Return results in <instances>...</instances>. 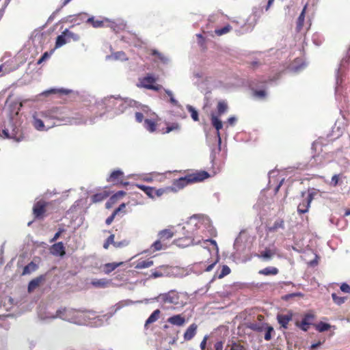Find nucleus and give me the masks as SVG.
Returning <instances> with one entry per match:
<instances>
[{
  "label": "nucleus",
  "instance_id": "nucleus-1",
  "mask_svg": "<svg viewBox=\"0 0 350 350\" xmlns=\"http://www.w3.org/2000/svg\"><path fill=\"white\" fill-rule=\"evenodd\" d=\"M31 123L37 131H44L56 125L85 124L86 120L78 114L69 116L68 111L64 107H53L33 112Z\"/></svg>",
  "mask_w": 350,
  "mask_h": 350
},
{
  "label": "nucleus",
  "instance_id": "nucleus-2",
  "mask_svg": "<svg viewBox=\"0 0 350 350\" xmlns=\"http://www.w3.org/2000/svg\"><path fill=\"white\" fill-rule=\"evenodd\" d=\"M54 317L77 325H84L87 323L88 315L85 312L72 308H59L55 312Z\"/></svg>",
  "mask_w": 350,
  "mask_h": 350
},
{
  "label": "nucleus",
  "instance_id": "nucleus-3",
  "mask_svg": "<svg viewBox=\"0 0 350 350\" xmlns=\"http://www.w3.org/2000/svg\"><path fill=\"white\" fill-rule=\"evenodd\" d=\"M208 176L209 174L205 171L189 174L175 180L173 183V187L176 190L181 189L189 183L204 180Z\"/></svg>",
  "mask_w": 350,
  "mask_h": 350
},
{
  "label": "nucleus",
  "instance_id": "nucleus-4",
  "mask_svg": "<svg viewBox=\"0 0 350 350\" xmlns=\"http://www.w3.org/2000/svg\"><path fill=\"white\" fill-rule=\"evenodd\" d=\"M189 225L193 227L196 234L198 231L209 230L211 228V221L208 217L203 215H194L189 217Z\"/></svg>",
  "mask_w": 350,
  "mask_h": 350
},
{
  "label": "nucleus",
  "instance_id": "nucleus-5",
  "mask_svg": "<svg viewBox=\"0 0 350 350\" xmlns=\"http://www.w3.org/2000/svg\"><path fill=\"white\" fill-rule=\"evenodd\" d=\"M189 219L185 223V225L182 228V234L184 236L183 238H180L177 240V244L180 247H187L190 245H194L199 243L194 242L193 237L197 234L196 231L193 229V226L189 225Z\"/></svg>",
  "mask_w": 350,
  "mask_h": 350
},
{
  "label": "nucleus",
  "instance_id": "nucleus-6",
  "mask_svg": "<svg viewBox=\"0 0 350 350\" xmlns=\"http://www.w3.org/2000/svg\"><path fill=\"white\" fill-rule=\"evenodd\" d=\"M179 295L174 291H170L166 293H161L154 298V300L159 302L161 306L165 304H176L178 302Z\"/></svg>",
  "mask_w": 350,
  "mask_h": 350
},
{
  "label": "nucleus",
  "instance_id": "nucleus-7",
  "mask_svg": "<svg viewBox=\"0 0 350 350\" xmlns=\"http://www.w3.org/2000/svg\"><path fill=\"white\" fill-rule=\"evenodd\" d=\"M155 82L156 79L152 75H148L144 78L140 79L137 85L139 88H144L148 90Z\"/></svg>",
  "mask_w": 350,
  "mask_h": 350
},
{
  "label": "nucleus",
  "instance_id": "nucleus-8",
  "mask_svg": "<svg viewBox=\"0 0 350 350\" xmlns=\"http://www.w3.org/2000/svg\"><path fill=\"white\" fill-rule=\"evenodd\" d=\"M3 133L7 138H12L16 141L19 142L21 140V136L20 134V129L16 126H12V131L10 133L8 129H5L3 130Z\"/></svg>",
  "mask_w": 350,
  "mask_h": 350
},
{
  "label": "nucleus",
  "instance_id": "nucleus-9",
  "mask_svg": "<svg viewBox=\"0 0 350 350\" xmlns=\"http://www.w3.org/2000/svg\"><path fill=\"white\" fill-rule=\"evenodd\" d=\"M46 280L45 275H40L34 279L31 280L28 284V291L29 293L33 291L37 287H38L42 283Z\"/></svg>",
  "mask_w": 350,
  "mask_h": 350
},
{
  "label": "nucleus",
  "instance_id": "nucleus-10",
  "mask_svg": "<svg viewBox=\"0 0 350 350\" xmlns=\"http://www.w3.org/2000/svg\"><path fill=\"white\" fill-rule=\"evenodd\" d=\"M116 105V107H115L114 109V113L116 114H120L123 113L130 106V104L127 100H125L120 97H118Z\"/></svg>",
  "mask_w": 350,
  "mask_h": 350
},
{
  "label": "nucleus",
  "instance_id": "nucleus-11",
  "mask_svg": "<svg viewBox=\"0 0 350 350\" xmlns=\"http://www.w3.org/2000/svg\"><path fill=\"white\" fill-rule=\"evenodd\" d=\"M46 203L42 200L38 201L33 206V211L36 217L39 218L45 212Z\"/></svg>",
  "mask_w": 350,
  "mask_h": 350
},
{
  "label": "nucleus",
  "instance_id": "nucleus-12",
  "mask_svg": "<svg viewBox=\"0 0 350 350\" xmlns=\"http://www.w3.org/2000/svg\"><path fill=\"white\" fill-rule=\"evenodd\" d=\"M167 322L176 326H183L185 322V318L183 317L181 314H176L169 317L167 320Z\"/></svg>",
  "mask_w": 350,
  "mask_h": 350
},
{
  "label": "nucleus",
  "instance_id": "nucleus-13",
  "mask_svg": "<svg viewBox=\"0 0 350 350\" xmlns=\"http://www.w3.org/2000/svg\"><path fill=\"white\" fill-rule=\"evenodd\" d=\"M51 253L54 256H63L65 254V247L62 242H58L52 245Z\"/></svg>",
  "mask_w": 350,
  "mask_h": 350
},
{
  "label": "nucleus",
  "instance_id": "nucleus-14",
  "mask_svg": "<svg viewBox=\"0 0 350 350\" xmlns=\"http://www.w3.org/2000/svg\"><path fill=\"white\" fill-rule=\"evenodd\" d=\"M117 98L118 97L115 98L113 96L107 97L102 100V103L107 111L114 110L117 105Z\"/></svg>",
  "mask_w": 350,
  "mask_h": 350
},
{
  "label": "nucleus",
  "instance_id": "nucleus-15",
  "mask_svg": "<svg viewBox=\"0 0 350 350\" xmlns=\"http://www.w3.org/2000/svg\"><path fill=\"white\" fill-rule=\"evenodd\" d=\"M312 202V198H304L302 202H299L297 206V212L299 214L306 213L308 211L309 207L310 206V203Z\"/></svg>",
  "mask_w": 350,
  "mask_h": 350
},
{
  "label": "nucleus",
  "instance_id": "nucleus-16",
  "mask_svg": "<svg viewBox=\"0 0 350 350\" xmlns=\"http://www.w3.org/2000/svg\"><path fill=\"white\" fill-rule=\"evenodd\" d=\"M133 301H130V300H126V301H120L118 304H116L113 308H114V310L113 312H109L108 314H105L103 316L104 318H105V320L107 321L109 318H111L114 313H116L118 310H119L120 309H121L122 307H124V306H128L131 304H132Z\"/></svg>",
  "mask_w": 350,
  "mask_h": 350
},
{
  "label": "nucleus",
  "instance_id": "nucleus-17",
  "mask_svg": "<svg viewBox=\"0 0 350 350\" xmlns=\"http://www.w3.org/2000/svg\"><path fill=\"white\" fill-rule=\"evenodd\" d=\"M197 328L198 326L196 324L192 323L190 325L184 334V339L185 340H191L196 334Z\"/></svg>",
  "mask_w": 350,
  "mask_h": 350
},
{
  "label": "nucleus",
  "instance_id": "nucleus-18",
  "mask_svg": "<svg viewBox=\"0 0 350 350\" xmlns=\"http://www.w3.org/2000/svg\"><path fill=\"white\" fill-rule=\"evenodd\" d=\"M292 319V314H278L277 320L280 325L284 328H287V325Z\"/></svg>",
  "mask_w": 350,
  "mask_h": 350
},
{
  "label": "nucleus",
  "instance_id": "nucleus-19",
  "mask_svg": "<svg viewBox=\"0 0 350 350\" xmlns=\"http://www.w3.org/2000/svg\"><path fill=\"white\" fill-rule=\"evenodd\" d=\"M344 72L345 68L342 64H341L336 72V92L338 91L339 85L342 83Z\"/></svg>",
  "mask_w": 350,
  "mask_h": 350
},
{
  "label": "nucleus",
  "instance_id": "nucleus-20",
  "mask_svg": "<svg viewBox=\"0 0 350 350\" xmlns=\"http://www.w3.org/2000/svg\"><path fill=\"white\" fill-rule=\"evenodd\" d=\"M107 21L108 20L107 18H105L104 20H99L95 19L94 16H90L86 19L85 22L87 23L91 24L92 26L94 28H100L103 27L104 26L105 22Z\"/></svg>",
  "mask_w": 350,
  "mask_h": 350
},
{
  "label": "nucleus",
  "instance_id": "nucleus-21",
  "mask_svg": "<svg viewBox=\"0 0 350 350\" xmlns=\"http://www.w3.org/2000/svg\"><path fill=\"white\" fill-rule=\"evenodd\" d=\"M161 312L159 309H157L152 312V313L150 315V317L147 319L145 322L144 327L148 329V327L150 324L156 322L160 316Z\"/></svg>",
  "mask_w": 350,
  "mask_h": 350
},
{
  "label": "nucleus",
  "instance_id": "nucleus-22",
  "mask_svg": "<svg viewBox=\"0 0 350 350\" xmlns=\"http://www.w3.org/2000/svg\"><path fill=\"white\" fill-rule=\"evenodd\" d=\"M88 13L81 12L78 14L70 15L69 18H71L70 22L74 23L76 25H79L81 22L86 21Z\"/></svg>",
  "mask_w": 350,
  "mask_h": 350
},
{
  "label": "nucleus",
  "instance_id": "nucleus-23",
  "mask_svg": "<svg viewBox=\"0 0 350 350\" xmlns=\"http://www.w3.org/2000/svg\"><path fill=\"white\" fill-rule=\"evenodd\" d=\"M70 92V90L66 89H55V88H51L50 90L44 91L40 94L42 96H48L52 94H68Z\"/></svg>",
  "mask_w": 350,
  "mask_h": 350
},
{
  "label": "nucleus",
  "instance_id": "nucleus-24",
  "mask_svg": "<svg viewBox=\"0 0 350 350\" xmlns=\"http://www.w3.org/2000/svg\"><path fill=\"white\" fill-rule=\"evenodd\" d=\"M154 265V262L152 260L148 259L145 260H138L136 263L135 268L136 269H142L150 267Z\"/></svg>",
  "mask_w": 350,
  "mask_h": 350
},
{
  "label": "nucleus",
  "instance_id": "nucleus-25",
  "mask_svg": "<svg viewBox=\"0 0 350 350\" xmlns=\"http://www.w3.org/2000/svg\"><path fill=\"white\" fill-rule=\"evenodd\" d=\"M122 176H123V172L122 170H114L107 178V181L111 183H117Z\"/></svg>",
  "mask_w": 350,
  "mask_h": 350
},
{
  "label": "nucleus",
  "instance_id": "nucleus-26",
  "mask_svg": "<svg viewBox=\"0 0 350 350\" xmlns=\"http://www.w3.org/2000/svg\"><path fill=\"white\" fill-rule=\"evenodd\" d=\"M306 10V5L304 6V8H303L301 12L300 13V14L297 18V26H296V29L297 31H300L303 27L304 22L305 20Z\"/></svg>",
  "mask_w": 350,
  "mask_h": 350
},
{
  "label": "nucleus",
  "instance_id": "nucleus-27",
  "mask_svg": "<svg viewBox=\"0 0 350 350\" xmlns=\"http://www.w3.org/2000/svg\"><path fill=\"white\" fill-rule=\"evenodd\" d=\"M221 152V144H217V147L211 149V152L210 155L211 162L213 165L217 164V154H218Z\"/></svg>",
  "mask_w": 350,
  "mask_h": 350
},
{
  "label": "nucleus",
  "instance_id": "nucleus-28",
  "mask_svg": "<svg viewBox=\"0 0 350 350\" xmlns=\"http://www.w3.org/2000/svg\"><path fill=\"white\" fill-rule=\"evenodd\" d=\"M173 236L174 233L168 229L161 230L158 233L159 239L161 240H167L172 238Z\"/></svg>",
  "mask_w": 350,
  "mask_h": 350
},
{
  "label": "nucleus",
  "instance_id": "nucleus-29",
  "mask_svg": "<svg viewBox=\"0 0 350 350\" xmlns=\"http://www.w3.org/2000/svg\"><path fill=\"white\" fill-rule=\"evenodd\" d=\"M278 269L274 267H267L259 271V273L264 275H276Z\"/></svg>",
  "mask_w": 350,
  "mask_h": 350
},
{
  "label": "nucleus",
  "instance_id": "nucleus-30",
  "mask_svg": "<svg viewBox=\"0 0 350 350\" xmlns=\"http://www.w3.org/2000/svg\"><path fill=\"white\" fill-rule=\"evenodd\" d=\"M164 91L165 94L167 95V96L170 98V103L178 108H182V105L178 103V101L174 98L173 92L168 90V89H164Z\"/></svg>",
  "mask_w": 350,
  "mask_h": 350
},
{
  "label": "nucleus",
  "instance_id": "nucleus-31",
  "mask_svg": "<svg viewBox=\"0 0 350 350\" xmlns=\"http://www.w3.org/2000/svg\"><path fill=\"white\" fill-rule=\"evenodd\" d=\"M123 262H111V263H107L105 265L104 267V272L105 273H109L113 270H115L117 267L122 265Z\"/></svg>",
  "mask_w": 350,
  "mask_h": 350
},
{
  "label": "nucleus",
  "instance_id": "nucleus-32",
  "mask_svg": "<svg viewBox=\"0 0 350 350\" xmlns=\"http://www.w3.org/2000/svg\"><path fill=\"white\" fill-rule=\"evenodd\" d=\"M151 55L157 56L158 59L163 64H167L170 61L167 57H166L164 54L160 53L156 49L151 50Z\"/></svg>",
  "mask_w": 350,
  "mask_h": 350
},
{
  "label": "nucleus",
  "instance_id": "nucleus-33",
  "mask_svg": "<svg viewBox=\"0 0 350 350\" xmlns=\"http://www.w3.org/2000/svg\"><path fill=\"white\" fill-rule=\"evenodd\" d=\"M67 42H68V41L66 38V35L64 34V33L63 31L61 35H59L57 37L56 42H55V47L56 48L61 47L63 45H64L65 44H66Z\"/></svg>",
  "mask_w": 350,
  "mask_h": 350
},
{
  "label": "nucleus",
  "instance_id": "nucleus-34",
  "mask_svg": "<svg viewBox=\"0 0 350 350\" xmlns=\"http://www.w3.org/2000/svg\"><path fill=\"white\" fill-rule=\"evenodd\" d=\"M137 187L141 189L150 198H154V189L143 185H137Z\"/></svg>",
  "mask_w": 350,
  "mask_h": 350
},
{
  "label": "nucleus",
  "instance_id": "nucleus-35",
  "mask_svg": "<svg viewBox=\"0 0 350 350\" xmlns=\"http://www.w3.org/2000/svg\"><path fill=\"white\" fill-rule=\"evenodd\" d=\"M38 269V266L33 262H31L27 265H26L23 271V275L29 274L31 272L35 271Z\"/></svg>",
  "mask_w": 350,
  "mask_h": 350
},
{
  "label": "nucleus",
  "instance_id": "nucleus-36",
  "mask_svg": "<svg viewBox=\"0 0 350 350\" xmlns=\"http://www.w3.org/2000/svg\"><path fill=\"white\" fill-rule=\"evenodd\" d=\"M38 316L42 320H50V319H57V317H54L55 316V314H53L49 312L46 311H39Z\"/></svg>",
  "mask_w": 350,
  "mask_h": 350
},
{
  "label": "nucleus",
  "instance_id": "nucleus-37",
  "mask_svg": "<svg viewBox=\"0 0 350 350\" xmlns=\"http://www.w3.org/2000/svg\"><path fill=\"white\" fill-rule=\"evenodd\" d=\"M144 128L150 132H153L156 129V124L154 121L146 119L144 122Z\"/></svg>",
  "mask_w": 350,
  "mask_h": 350
},
{
  "label": "nucleus",
  "instance_id": "nucleus-38",
  "mask_svg": "<svg viewBox=\"0 0 350 350\" xmlns=\"http://www.w3.org/2000/svg\"><path fill=\"white\" fill-rule=\"evenodd\" d=\"M211 123L217 131H219L223 126L222 122L214 115H212L211 116Z\"/></svg>",
  "mask_w": 350,
  "mask_h": 350
},
{
  "label": "nucleus",
  "instance_id": "nucleus-39",
  "mask_svg": "<svg viewBox=\"0 0 350 350\" xmlns=\"http://www.w3.org/2000/svg\"><path fill=\"white\" fill-rule=\"evenodd\" d=\"M64 33L66 35L68 42H70L71 40L74 41H78L79 40V36L77 34L69 31L67 29L64 31Z\"/></svg>",
  "mask_w": 350,
  "mask_h": 350
},
{
  "label": "nucleus",
  "instance_id": "nucleus-40",
  "mask_svg": "<svg viewBox=\"0 0 350 350\" xmlns=\"http://www.w3.org/2000/svg\"><path fill=\"white\" fill-rule=\"evenodd\" d=\"M111 57H113L116 60H120V61H126L128 59V57H126V54L123 51H118L111 55Z\"/></svg>",
  "mask_w": 350,
  "mask_h": 350
},
{
  "label": "nucleus",
  "instance_id": "nucleus-41",
  "mask_svg": "<svg viewBox=\"0 0 350 350\" xmlns=\"http://www.w3.org/2000/svg\"><path fill=\"white\" fill-rule=\"evenodd\" d=\"M108 281L105 279H98L92 281V284L96 287L105 288L107 286Z\"/></svg>",
  "mask_w": 350,
  "mask_h": 350
},
{
  "label": "nucleus",
  "instance_id": "nucleus-42",
  "mask_svg": "<svg viewBox=\"0 0 350 350\" xmlns=\"http://www.w3.org/2000/svg\"><path fill=\"white\" fill-rule=\"evenodd\" d=\"M186 108L191 113V118L194 121H198L199 120L198 111L193 106H191L190 105H187L186 106Z\"/></svg>",
  "mask_w": 350,
  "mask_h": 350
},
{
  "label": "nucleus",
  "instance_id": "nucleus-43",
  "mask_svg": "<svg viewBox=\"0 0 350 350\" xmlns=\"http://www.w3.org/2000/svg\"><path fill=\"white\" fill-rule=\"evenodd\" d=\"M316 329L318 330L319 332H323L327 330H328L330 328V325L324 323V322H320L317 325H315Z\"/></svg>",
  "mask_w": 350,
  "mask_h": 350
},
{
  "label": "nucleus",
  "instance_id": "nucleus-44",
  "mask_svg": "<svg viewBox=\"0 0 350 350\" xmlns=\"http://www.w3.org/2000/svg\"><path fill=\"white\" fill-rule=\"evenodd\" d=\"M231 29H232L231 26L230 25H227L222 28L216 29L215 30V33L217 36H222L224 34L228 33L231 30Z\"/></svg>",
  "mask_w": 350,
  "mask_h": 350
},
{
  "label": "nucleus",
  "instance_id": "nucleus-45",
  "mask_svg": "<svg viewBox=\"0 0 350 350\" xmlns=\"http://www.w3.org/2000/svg\"><path fill=\"white\" fill-rule=\"evenodd\" d=\"M306 67V65L304 64H297V62L292 64L289 68V69L294 72H298L301 71L302 69H304Z\"/></svg>",
  "mask_w": 350,
  "mask_h": 350
},
{
  "label": "nucleus",
  "instance_id": "nucleus-46",
  "mask_svg": "<svg viewBox=\"0 0 350 350\" xmlns=\"http://www.w3.org/2000/svg\"><path fill=\"white\" fill-rule=\"evenodd\" d=\"M274 255V252H272L270 250H266L261 252L260 257L264 260H270Z\"/></svg>",
  "mask_w": 350,
  "mask_h": 350
},
{
  "label": "nucleus",
  "instance_id": "nucleus-47",
  "mask_svg": "<svg viewBox=\"0 0 350 350\" xmlns=\"http://www.w3.org/2000/svg\"><path fill=\"white\" fill-rule=\"evenodd\" d=\"M314 319V315L311 313H308L304 315L301 321L304 322V325H310Z\"/></svg>",
  "mask_w": 350,
  "mask_h": 350
},
{
  "label": "nucleus",
  "instance_id": "nucleus-48",
  "mask_svg": "<svg viewBox=\"0 0 350 350\" xmlns=\"http://www.w3.org/2000/svg\"><path fill=\"white\" fill-rule=\"evenodd\" d=\"M228 108L227 103L224 101H219L217 105V110L219 114L224 113Z\"/></svg>",
  "mask_w": 350,
  "mask_h": 350
},
{
  "label": "nucleus",
  "instance_id": "nucleus-49",
  "mask_svg": "<svg viewBox=\"0 0 350 350\" xmlns=\"http://www.w3.org/2000/svg\"><path fill=\"white\" fill-rule=\"evenodd\" d=\"M284 228V221L282 219H278L274 222L273 226L271 228V230H276L278 228Z\"/></svg>",
  "mask_w": 350,
  "mask_h": 350
},
{
  "label": "nucleus",
  "instance_id": "nucleus-50",
  "mask_svg": "<svg viewBox=\"0 0 350 350\" xmlns=\"http://www.w3.org/2000/svg\"><path fill=\"white\" fill-rule=\"evenodd\" d=\"M230 273V269L227 265H223L220 273L218 275V278H222Z\"/></svg>",
  "mask_w": 350,
  "mask_h": 350
},
{
  "label": "nucleus",
  "instance_id": "nucleus-51",
  "mask_svg": "<svg viewBox=\"0 0 350 350\" xmlns=\"http://www.w3.org/2000/svg\"><path fill=\"white\" fill-rule=\"evenodd\" d=\"M332 297L333 299V301L334 303H336L338 305H341L345 302V298L342 297H339L336 295V293H332Z\"/></svg>",
  "mask_w": 350,
  "mask_h": 350
},
{
  "label": "nucleus",
  "instance_id": "nucleus-52",
  "mask_svg": "<svg viewBox=\"0 0 350 350\" xmlns=\"http://www.w3.org/2000/svg\"><path fill=\"white\" fill-rule=\"evenodd\" d=\"M151 249L153 251H160L163 249V246L161 242V239H158L151 245Z\"/></svg>",
  "mask_w": 350,
  "mask_h": 350
},
{
  "label": "nucleus",
  "instance_id": "nucleus-53",
  "mask_svg": "<svg viewBox=\"0 0 350 350\" xmlns=\"http://www.w3.org/2000/svg\"><path fill=\"white\" fill-rule=\"evenodd\" d=\"M114 234H111L108 238L106 240V241L105 242L104 245H103V247L105 249H107L109 247V245L110 244H113L114 245Z\"/></svg>",
  "mask_w": 350,
  "mask_h": 350
},
{
  "label": "nucleus",
  "instance_id": "nucleus-54",
  "mask_svg": "<svg viewBox=\"0 0 350 350\" xmlns=\"http://www.w3.org/2000/svg\"><path fill=\"white\" fill-rule=\"evenodd\" d=\"M180 130V125L178 123H174L170 126H167L166 128V133H169L173 131H179Z\"/></svg>",
  "mask_w": 350,
  "mask_h": 350
},
{
  "label": "nucleus",
  "instance_id": "nucleus-55",
  "mask_svg": "<svg viewBox=\"0 0 350 350\" xmlns=\"http://www.w3.org/2000/svg\"><path fill=\"white\" fill-rule=\"evenodd\" d=\"M266 92L264 90H256L254 92V95L260 99L264 98L266 96Z\"/></svg>",
  "mask_w": 350,
  "mask_h": 350
},
{
  "label": "nucleus",
  "instance_id": "nucleus-56",
  "mask_svg": "<svg viewBox=\"0 0 350 350\" xmlns=\"http://www.w3.org/2000/svg\"><path fill=\"white\" fill-rule=\"evenodd\" d=\"M273 332V328L271 326L267 327L266 332L265 334V340H269L271 338V333Z\"/></svg>",
  "mask_w": 350,
  "mask_h": 350
},
{
  "label": "nucleus",
  "instance_id": "nucleus-57",
  "mask_svg": "<svg viewBox=\"0 0 350 350\" xmlns=\"http://www.w3.org/2000/svg\"><path fill=\"white\" fill-rule=\"evenodd\" d=\"M163 273H162L161 271H159V270L157 269H155V270H153L152 271V273L151 275L149 276V278H161V277H163Z\"/></svg>",
  "mask_w": 350,
  "mask_h": 350
},
{
  "label": "nucleus",
  "instance_id": "nucleus-58",
  "mask_svg": "<svg viewBox=\"0 0 350 350\" xmlns=\"http://www.w3.org/2000/svg\"><path fill=\"white\" fill-rule=\"evenodd\" d=\"M244 235V233L242 232L241 233V234L239 235V237H237L234 241V249H236L237 251H239L241 248L239 247V242L242 239V237Z\"/></svg>",
  "mask_w": 350,
  "mask_h": 350
},
{
  "label": "nucleus",
  "instance_id": "nucleus-59",
  "mask_svg": "<svg viewBox=\"0 0 350 350\" xmlns=\"http://www.w3.org/2000/svg\"><path fill=\"white\" fill-rule=\"evenodd\" d=\"M129 245V241L126 240H124L122 241H115L114 247H122Z\"/></svg>",
  "mask_w": 350,
  "mask_h": 350
},
{
  "label": "nucleus",
  "instance_id": "nucleus-60",
  "mask_svg": "<svg viewBox=\"0 0 350 350\" xmlns=\"http://www.w3.org/2000/svg\"><path fill=\"white\" fill-rule=\"evenodd\" d=\"M340 290L343 293H350V286L349 284H347V283H342L340 285Z\"/></svg>",
  "mask_w": 350,
  "mask_h": 350
},
{
  "label": "nucleus",
  "instance_id": "nucleus-61",
  "mask_svg": "<svg viewBox=\"0 0 350 350\" xmlns=\"http://www.w3.org/2000/svg\"><path fill=\"white\" fill-rule=\"evenodd\" d=\"M230 350H244V348L242 345L236 342H233L230 347Z\"/></svg>",
  "mask_w": 350,
  "mask_h": 350
},
{
  "label": "nucleus",
  "instance_id": "nucleus-62",
  "mask_svg": "<svg viewBox=\"0 0 350 350\" xmlns=\"http://www.w3.org/2000/svg\"><path fill=\"white\" fill-rule=\"evenodd\" d=\"M296 325L297 327H299L301 330L304 331V332H306L308 329V326L310 325H304V322L301 321L300 323L299 322H297L296 323Z\"/></svg>",
  "mask_w": 350,
  "mask_h": 350
},
{
  "label": "nucleus",
  "instance_id": "nucleus-63",
  "mask_svg": "<svg viewBox=\"0 0 350 350\" xmlns=\"http://www.w3.org/2000/svg\"><path fill=\"white\" fill-rule=\"evenodd\" d=\"M64 231V229L59 228V230L55 234L53 239L51 240V242L55 241L60 237L61 234Z\"/></svg>",
  "mask_w": 350,
  "mask_h": 350
},
{
  "label": "nucleus",
  "instance_id": "nucleus-64",
  "mask_svg": "<svg viewBox=\"0 0 350 350\" xmlns=\"http://www.w3.org/2000/svg\"><path fill=\"white\" fill-rule=\"evenodd\" d=\"M50 57L48 52H45L42 57L38 59V64H40L44 61H45L46 59H48Z\"/></svg>",
  "mask_w": 350,
  "mask_h": 350
}]
</instances>
